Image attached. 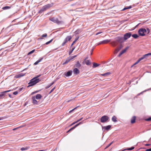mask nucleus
<instances>
[{"label": "nucleus", "instance_id": "nucleus-26", "mask_svg": "<svg viewBox=\"0 0 151 151\" xmlns=\"http://www.w3.org/2000/svg\"><path fill=\"white\" fill-rule=\"evenodd\" d=\"M84 62L87 65H89L91 64L90 62L88 60H86Z\"/></svg>", "mask_w": 151, "mask_h": 151}, {"label": "nucleus", "instance_id": "nucleus-58", "mask_svg": "<svg viewBox=\"0 0 151 151\" xmlns=\"http://www.w3.org/2000/svg\"><path fill=\"white\" fill-rule=\"evenodd\" d=\"M23 89V88H20V89H19V91H22V89Z\"/></svg>", "mask_w": 151, "mask_h": 151}, {"label": "nucleus", "instance_id": "nucleus-49", "mask_svg": "<svg viewBox=\"0 0 151 151\" xmlns=\"http://www.w3.org/2000/svg\"><path fill=\"white\" fill-rule=\"evenodd\" d=\"M102 33V32H98L96 34V35H99V34H100L101 33Z\"/></svg>", "mask_w": 151, "mask_h": 151}, {"label": "nucleus", "instance_id": "nucleus-11", "mask_svg": "<svg viewBox=\"0 0 151 151\" xmlns=\"http://www.w3.org/2000/svg\"><path fill=\"white\" fill-rule=\"evenodd\" d=\"M128 47H127L126 48L123 50L121 52H120L118 56L119 57L122 54H123L128 49Z\"/></svg>", "mask_w": 151, "mask_h": 151}, {"label": "nucleus", "instance_id": "nucleus-8", "mask_svg": "<svg viewBox=\"0 0 151 151\" xmlns=\"http://www.w3.org/2000/svg\"><path fill=\"white\" fill-rule=\"evenodd\" d=\"M72 73V70H70L67 72L64 73V75L66 77H68L71 76Z\"/></svg>", "mask_w": 151, "mask_h": 151}, {"label": "nucleus", "instance_id": "nucleus-6", "mask_svg": "<svg viewBox=\"0 0 151 151\" xmlns=\"http://www.w3.org/2000/svg\"><path fill=\"white\" fill-rule=\"evenodd\" d=\"M109 119V117L107 116H103L101 118V122L102 123L106 122L108 121Z\"/></svg>", "mask_w": 151, "mask_h": 151}, {"label": "nucleus", "instance_id": "nucleus-31", "mask_svg": "<svg viewBox=\"0 0 151 151\" xmlns=\"http://www.w3.org/2000/svg\"><path fill=\"white\" fill-rule=\"evenodd\" d=\"M35 50H32V51H30V52H29L27 54V55H29L30 54H32V53H33V52H35Z\"/></svg>", "mask_w": 151, "mask_h": 151}, {"label": "nucleus", "instance_id": "nucleus-19", "mask_svg": "<svg viewBox=\"0 0 151 151\" xmlns=\"http://www.w3.org/2000/svg\"><path fill=\"white\" fill-rule=\"evenodd\" d=\"M35 96L36 99H40L42 97V96L40 94H37Z\"/></svg>", "mask_w": 151, "mask_h": 151}, {"label": "nucleus", "instance_id": "nucleus-64", "mask_svg": "<svg viewBox=\"0 0 151 151\" xmlns=\"http://www.w3.org/2000/svg\"><path fill=\"white\" fill-rule=\"evenodd\" d=\"M92 50H92V51H91V54H92Z\"/></svg>", "mask_w": 151, "mask_h": 151}, {"label": "nucleus", "instance_id": "nucleus-62", "mask_svg": "<svg viewBox=\"0 0 151 151\" xmlns=\"http://www.w3.org/2000/svg\"><path fill=\"white\" fill-rule=\"evenodd\" d=\"M9 96L10 97H11V95L10 94H9Z\"/></svg>", "mask_w": 151, "mask_h": 151}, {"label": "nucleus", "instance_id": "nucleus-22", "mask_svg": "<svg viewBox=\"0 0 151 151\" xmlns=\"http://www.w3.org/2000/svg\"><path fill=\"white\" fill-rule=\"evenodd\" d=\"M117 42L116 41H113L111 42V45L114 47L116 46V45L118 44Z\"/></svg>", "mask_w": 151, "mask_h": 151}, {"label": "nucleus", "instance_id": "nucleus-56", "mask_svg": "<svg viewBox=\"0 0 151 151\" xmlns=\"http://www.w3.org/2000/svg\"><path fill=\"white\" fill-rule=\"evenodd\" d=\"M18 128H19V127H17V128L13 129V130H16L17 129H18Z\"/></svg>", "mask_w": 151, "mask_h": 151}, {"label": "nucleus", "instance_id": "nucleus-24", "mask_svg": "<svg viewBox=\"0 0 151 151\" xmlns=\"http://www.w3.org/2000/svg\"><path fill=\"white\" fill-rule=\"evenodd\" d=\"M132 8V6H130L128 7H124L122 10V11H124L125 10H126V9H131Z\"/></svg>", "mask_w": 151, "mask_h": 151}, {"label": "nucleus", "instance_id": "nucleus-21", "mask_svg": "<svg viewBox=\"0 0 151 151\" xmlns=\"http://www.w3.org/2000/svg\"><path fill=\"white\" fill-rule=\"evenodd\" d=\"M81 66V64L79 63L78 61H77L75 65V67L79 68Z\"/></svg>", "mask_w": 151, "mask_h": 151}, {"label": "nucleus", "instance_id": "nucleus-9", "mask_svg": "<svg viewBox=\"0 0 151 151\" xmlns=\"http://www.w3.org/2000/svg\"><path fill=\"white\" fill-rule=\"evenodd\" d=\"M116 40L117 42L119 43H122L123 42V38L121 37H117L116 38Z\"/></svg>", "mask_w": 151, "mask_h": 151}, {"label": "nucleus", "instance_id": "nucleus-25", "mask_svg": "<svg viewBox=\"0 0 151 151\" xmlns=\"http://www.w3.org/2000/svg\"><path fill=\"white\" fill-rule=\"evenodd\" d=\"M134 147H132L130 148H128L127 149H124V150H131L133 149H134Z\"/></svg>", "mask_w": 151, "mask_h": 151}, {"label": "nucleus", "instance_id": "nucleus-16", "mask_svg": "<svg viewBox=\"0 0 151 151\" xmlns=\"http://www.w3.org/2000/svg\"><path fill=\"white\" fill-rule=\"evenodd\" d=\"M5 94L3 92L0 93V99H2L5 97Z\"/></svg>", "mask_w": 151, "mask_h": 151}, {"label": "nucleus", "instance_id": "nucleus-30", "mask_svg": "<svg viewBox=\"0 0 151 151\" xmlns=\"http://www.w3.org/2000/svg\"><path fill=\"white\" fill-rule=\"evenodd\" d=\"M110 74V73H107L104 74H101V75L102 76H106L109 75Z\"/></svg>", "mask_w": 151, "mask_h": 151}, {"label": "nucleus", "instance_id": "nucleus-52", "mask_svg": "<svg viewBox=\"0 0 151 151\" xmlns=\"http://www.w3.org/2000/svg\"><path fill=\"white\" fill-rule=\"evenodd\" d=\"M40 76H41V75H37V76H36V77L34 78H38Z\"/></svg>", "mask_w": 151, "mask_h": 151}, {"label": "nucleus", "instance_id": "nucleus-17", "mask_svg": "<svg viewBox=\"0 0 151 151\" xmlns=\"http://www.w3.org/2000/svg\"><path fill=\"white\" fill-rule=\"evenodd\" d=\"M43 58H40L39 60H37V61H36L34 63V65H37L43 59Z\"/></svg>", "mask_w": 151, "mask_h": 151}, {"label": "nucleus", "instance_id": "nucleus-51", "mask_svg": "<svg viewBox=\"0 0 151 151\" xmlns=\"http://www.w3.org/2000/svg\"><path fill=\"white\" fill-rule=\"evenodd\" d=\"M75 129V128L74 127L72 128H70V131H72V130L74 129Z\"/></svg>", "mask_w": 151, "mask_h": 151}, {"label": "nucleus", "instance_id": "nucleus-43", "mask_svg": "<svg viewBox=\"0 0 151 151\" xmlns=\"http://www.w3.org/2000/svg\"><path fill=\"white\" fill-rule=\"evenodd\" d=\"M83 119V118L82 117L81 118V119L78 120L76 122V123H77L78 122L81 121L82 119Z\"/></svg>", "mask_w": 151, "mask_h": 151}, {"label": "nucleus", "instance_id": "nucleus-5", "mask_svg": "<svg viewBox=\"0 0 151 151\" xmlns=\"http://www.w3.org/2000/svg\"><path fill=\"white\" fill-rule=\"evenodd\" d=\"M72 38V37L70 36H67L62 43V46H64L68 41H70L71 39Z\"/></svg>", "mask_w": 151, "mask_h": 151}, {"label": "nucleus", "instance_id": "nucleus-42", "mask_svg": "<svg viewBox=\"0 0 151 151\" xmlns=\"http://www.w3.org/2000/svg\"><path fill=\"white\" fill-rule=\"evenodd\" d=\"M75 48V47L72 48L71 51L69 53V55H70L71 53L73 52V51L74 50Z\"/></svg>", "mask_w": 151, "mask_h": 151}, {"label": "nucleus", "instance_id": "nucleus-37", "mask_svg": "<svg viewBox=\"0 0 151 151\" xmlns=\"http://www.w3.org/2000/svg\"><path fill=\"white\" fill-rule=\"evenodd\" d=\"M52 40H53L52 39H51L50 41H49L48 42H46L45 43V44L46 45H48V44H49V43H50V42H51L52 41Z\"/></svg>", "mask_w": 151, "mask_h": 151}, {"label": "nucleus", "instance_id": "nucleus-12", "mask_svg": "<svg viewBox=\"0 0 151 151\" xmlns=\"http://www.w3.org/2000/svg\"><path fill=\"white\" fill-rule=\"evenodd\" d=\"M32 103L34 104H37V101L36 100V99L35 96H32Z\"/></svg>", "mask_w": 151, "mask_h": 151}, {"label": "nucleus", "instance_id": "nucleus-2", "mask_svg": "<svg viewBox=\"0 0 151 151\" xmlns=\"http://www.w3.org/2000/svg\"><path fill=\"white\" fill-rule=\"evenodd\" d=\"M40 81L39 78H34L30 80V81L29 83L28 86H33L38 83Z\"/></svg>", "mask_w": 151, "mask_h": 151}, {"label": "nucleus", "instance_id": "nucleus-40", "mask_svg": "<svg viewBox=\"0 0 151 151\" xmlns=\"http://www.w3.org/2000/svg\"><path fill=\"white\" fill-rule=\"evenodd\" d=\"M77 55H75V56H71L70 58H69L70 59V60L73 59L74 58H75L77 56Z\"/></svg>", "mask_w": 151, "mask_h": 151}, {"label": "nucleus", "instance_id": "nucleus-10", "mask_svg": "<svg viewBox=\"0 0 151 151\" xmlns=\"http://www.w3.org/2000/svg\"><path fill=\"white\" fill-rule=\"evenodd\" d=\"M111 41L110 40H104L101 42L98 45H99L100 44H106L108 43L109 42Z\"/></svg>", "mask_w": 151, "mask_h": 151}, {"label": "nucleus", "instance_id": "nucleus-63", "mask_svg": "<svg viewBox=\"0 0 151 151\" xmlns=\"http://www.w3.org/2000/svg\"><path fill=\"white\" fill-rule=\"evenodd\" d=\"M49 85L50 86H52V85H51V83Z\"/></svg>", "mask_w": 151, "mask_h": 151}, {"label": "nucleus", "instance_id": "nucleus-41", "mask_svg": "<svg viewBox=\"0 0 151 151\" xmlns=\"http://www.w3.org/2000/svg\"><path fill=\"white\" fill-rule=\"evenodd\" d=\"M145 120L147 121H150L151 120V117L149 118L145 119Z\"/></svg>", "mask_w": 151, "mask_h": 151}, {"label": "nucleus", "instance_id": "nucleus-53", "mask_svg": "<svg viewBox=\"0 0 151 151\" xmlns=\"http://www.w3.org/2000/svg\"><path fill=\"white\" fill-rule=\"evenodd\" d=\"M76 123H77L76 122H73V123H72L71 125H70V126H71L73 125V124H76Z\"/></svg>", "mask_w": 151, "mask_h": 151}, {"label": "nucleus", "instance_id": "nucleus-28", "mask_svg": "<svg viewBox=\"0 0 151 151\" xmlns=\"http://www.w3.org/2000/svg\"><path fill=\"white\" fill-rule=\"evenodd\" d=\"M132 36L134 38H137L139 37V36L137 34L132 35Z\"/></svg>", "mask_w": 151, "mask_h": 151}, {"label": "nucleus", "instance_id": "nucleus-27", "mask_svg": "<svg viewBox=\"0 0 151 151\" xmlns=\"http://www.w3.org/2000/svg\"><path fill=\"white\" fill-rule=\"evenodd\" d=\"M93 67L95 68L99 66V64H98L96 63H94L93 64Z\"/></svg>", "mask_w": 151, "mask_h": 151}, {"label": "nucleus", "instance_id": "nucleus-38", "mask_svg": "<svg viewBox=\"0 0 151 151\" xmlns=\"http://www.w3.org/2000/svg\"><path fill=\"white\" fill-rule=\"evenodd\" d=\"M78 107V106L76 107H75V108H74V109H73L72 110H70V111H69V113H71L75 109H76Z\"/></svg>", "mask_w": 151, "mask_h": 151}, {"label": "nucleus", "instance_id": "nucleus-15", "mask_svg": "<svg viewBox=\"0 0 151 151\" xmlns=\"http://www.w3.org/2000/svg\"><path fill=\"white\" fill-rule=\"evenodd\" d=\"M111 127V126L110 125H109L106 126H104L102 127L103 129L105 130H108Z\"/></svg>", "mask_w": 151, "mask_h": 151}, {"label": "nucleus", "instance_id": "nucleus-46", "mask_svg": "<svg viewBox=\"0 0 151 151\" xmlns=\"http://www.w3.org/2000/svg\"><path fill=\"white\" fill-rule=\"evenodd\" d=\"M143 91L142 92H141L140 93H138L137 95V96H139L140 94H142L143 92H145V91Z\"/></svg>", "mask_w": 151, "mask_h": 151}, {"label": "nucleus", "instance_id": "nucleus-14", "mask_svg": "<svg viewBox=\"0 0 151 151\" xmlns=\"http://www.w3.org/2000/svg\"><path fill=\"white\" fill-rule=\"evenodd\" d=\"M24 74H23L22 73H21L17 75H16L15 76V78H20L22 77L23 76H24Z\"/></svg>", "mask_w": 151, "mask_h": 151}, {"label": "nucleus", "instance_id": "nucleus-50", "mask_svg": "<svg viewBox=\"0 0 151 151\" xmlns=\"http://www.w3.org/2000/svg\"><path fill=\"white\" fill-rule=\"evenodd\" d=\"M145 151H151V148L149 149H146L145 150Z\"/></svg>", "mask_w": 151, "mask_h": 151}, {"label": "nucleus", "instance_id": "nucleus-61", "mask_svg": "<svg viewBox=\"0 0 151 151\" xmlns=\"http://www.w3.org/2000/svg\"><path fill=\"white\" fill-rule=\"evenodd\" d=\"M70 131H70V129H69V130H68V131L67 132V133H68V132H70Z\"/></svg>", "mask_w": 151, "mask_h": 151}, {"label": "nucleus", "instance_id": "nucleus-18", "mask_svg": "<svg viewBox=\"0 0 151 151\" xmlns=\"http://www.w3.org/2000/svg\"><path fill=\"white\" fill-rule=\"evenodd\" d=\"M136 117L135 116H133L131 119V123L133 124L135 122Z\"/></svg>", "mask_w": 151, "mask_h": 151}, {"label": "nucleus", "instance_id": "nucleus-55", "mask_svg": "<svg viewBox=\"0 0 151 151\" xmlns=\"http://www.w3.org/2000/svg\"><path fill=\"white\" fill-rule=\"evenodd\" d=\"M50 86L49 85L48 86H47V87H46L45 88L46 89H47L48 88H49L50 87Z\"/></svg>", "mask_w": 151, "mask_h": 151}, {"label": "nucleus", "instance_id": "nucleus-39", "mask_svg": "<svg viewBox=\"0 0 151 151\" xmlns=\"http://www.w3.org/2000/svg\"><path fill=\"white\" fill-rule=\"evenodd\" d=\"M21 150H27V148H24V147H22L21 148Z\"/></svg>", "mask_w": 151, "mask_h": 151}, {"label": "nucleus", "instance_id": "nucleus-59", "mask_svg": "<svg viewBox=\"0 0 151 151\" xmlns=\"http://www.w3.org/2000/svg\"><path fill=\"white\" fill-rule=\"evenodd\" d=\"M23 127V126H20L19 127H19V128H22V127Z\"/></svg>", "mask_w": 151, "mask_h": 151}, {"label": "nucleus", "instance_id": "nucleus-23", "mask_svg": "<svg viewBox=\"0 0 151 151\" xmlns=\"http://www.w3.org/2000/svg\"><path fill=\"white\" fill-rule=\"evenodd\" d=\"M112 121L114 122H117L116 120V116H114L112 117Z\"/></svg>", "mask_w": 151, "mask_h": 151}, {"label": "nucleus", "instance_id": "nucleus-45", "mask_svg": "<svg viewBox=\"0 0 151 151\" xmlns=\"http://www.w3.org/2000/svg\"><path fill=\"white\" fill-rule=\"evenodd\" d=\"M13 94L14 95H17V94H18V92L16 91H15V92H14L13 93Z\"/></svg>", "mask_w": 151, "mask_h": 151}, {"label": "nucleus", "instance_id": "nucleus-33", "mask_svg": "<svg viewBox=\"0 0 151 151\" xmlns=\"http://www.w3.org/2000/svg\"><path fill=\"white\" fill-rule=\"evenodd\" d=\"M83 124V122H81L80 123H79L76 124V125L74 127L75 128L76 127H77L80 124Z\"/></svg>", "mask_w": 151, "mask_h": 151}, {"label": "nucleus", "instance_id": "nucleus-34", "mask_svg": "<svg viewBox=\"0 0 151 151\" xmlns=\"http://www.w3.org/2000/svg\"><path fill=\"white\" fill-rule=\"evenodd\" d=\"M78 38H77L72 43V44L71 45V46H72V45H73L76 42L77 40L78 39Z\"/></svg>", "mask_w": 151, "mask_h": 151}, {"label": "nucleus", "instance_id": "nucleus-29", "mask_svg": "<svg viewBox=\"0 0 151 151\" xmlns=\"http://www.w3.org/2000/svg\"><path fill=\"white\" fill-rule=\"evenodd\" d=\"M11 8V7L9 6H6L3 7L2 9L3 10H6L7 9H9Z\"/></svg>", "mask_w": 151, "mask_h": 151}, {"label": "nucleus", "instance_id": "nucleus-60", "mask_svg": "<svg viewBox=\"0 0 151 151\" xmlns=\"http://www.w3.org/2000/svg\"><path fill=\"white\" fill-rule=\"evenodd\" d=\"M54 82H53L52 83H51V85H53L54 84Z\"/></svg>", "mask_w": 151, "mask_h": 151}, {"label": "nucleus", "instance_id": "nucleus-7", "mask_svg": "<svg viewBox=\"0 0 151 151\" xmlns=\"http://www.w3.org/2000/svg\"><path fill=\"white\" fill-rule=\"evenodd\" d=\"M131 35V33L130 32L126 33L124 35V39L126 40L129 38Z\"/></svg>", "mask_w": 151, "mask_h": 151}, {"label": "nucleus", "instance_id": "nucleus-57", "mask_svg": "<svg viewBox=\"0 0 151 151\" xmlns=\"http://www.w3.org/2000/svg\"><path fill=\"white\" fill-rule=\"evenodd\" d=\"M47 7H48V6H45L43 8L46 9Z\"/></svg>", "mask_w": 151, "mask_h": 151}, {"label": "nucleus", "instance_id": "nucleus-4", "mask_svg": "<svg viewBox=\"0 0 151 151\" xmlns=\"http://www.w3.org/2000/svg\"><path fill=\"white\" fill-rule=\"evenodd\" d=\"M150 55H151V53H149L143 55L142 57L139 58L137 61L135 62L133 64V65L132 66V67L138 64L141 60L145 58H146L148 56Z\"/></svg>", "mask_w": 151, "mask_h": 151}, {"label": "nucleus", "instance_id": "nucleus-1", "mask_svg": "<svg viewBox=\"0 0 151 151\" xmlns=\"http://www.w3.org/2000/svg\"><path fill=\"white\" fill-rule=\"evenodd\" d=\"M150 32V30L149 28H147L146 29L145 28L140 29L138 31V33L139 35L141 36H144L147 33L149 34Z\"/></svg>", "mask_w": 151, "mask_h": 151}, {"label": "nucleus", "instance_id": "nucleus-44", "mask_svg": "<svg viewBox=\"0 0 151 151\" xmlns=\"http://www.w3.org/2000/svg\"><path fill=\"white\" fill-rule=\"evenodd\" d=\"M10 90H7V91H3V92L4 93V94H5V93H7V92H10Z\"/></svg>", "mask_w": 151, "mask_h": 151}, {"label": "nucleus", "instance_id": "nucleus-32", "mask_svg": "<svg viewBox=\"0 0 151 151\" xmlns=\"http://www.w3.org/2000/svg\"><path fill=\"white\" fill-rule=\"evenodd\" d=\"M83 124V122H81L80 123H79L76 124V125L74 127L75 128L76 127H77L80 124Z\"/></svg>", "mask_w": 151, "mask_h": 151}, {"label": "nucleus", "instance_id": "nucleus-3", "mask_svg": "<svg viewBox=\"0 0 151 151\" xmlns=\"http://www.w3.org/2000/svg\"><path fill=\"white\" fill-rule=\"evenodd\" d=\"M49 20L52 22L56 23L57 24H60L63 23V21H59L58 18L55 17L50 18Z\"/></svg>", "mask_w": 151, "mask_h": 151}, {"label": "nucleus", "instance_id": "nucleus-54", "mask_svg": "<svg viewBox=\"0 0 151 151\" xmlns=\"http://www.w3.org/2000/svg\"><path fill=\"white\" fill-rule=\"evenodd\" d=\"M150 145V144H146L145 145L146 146H147Z\"/></svg>", "mask_w": 151, "mask_h": 151}, {"label": "nucleus", "instance_id": "nucleus-35", "mask_svg": "<svg viewBox=\"0 0 151 151\" xmlns=\"http://www.w3.org/2000/svg\"><path fill=\"white\" fill-rule=\"evenodd\" d=\"M113 141H112L111 143H110L105 148V149H106L109 147L113 142Z\"/></svg>", "mask_w": 151, "mask_h": 151}, {"label": "nucleus", "instance_id": "nucleus-47", "mask_svg": "<svg viewBox=\"0 0 151 151\" xmlns=\"http://www.w3.org/2000/svg\"><path fill=\"white\" fill-rule=\"evenodd\" d=\"M120 49L121 48L118 49H116L115 50V52H116V53H117L118 52V51L120 50Z\"/></svg>", "mask_w": 151, "mask_h": 151}, {"label": "nucleus", "instance_id": "nucleus-48", "mask_svg": "<svg viewBox=\"0 0 151 151\" xmlns=\"http://www.w3.org/2000/svg\"><path fill=\"white\" fill-rule=\"evenodd\" d=\"M55 87H54L53 88H52L51 90V91H50V93H51V92H52L54 90V89H55Z\"/></svg>", "mask_w": 151, "mask_h": 151}, {"label": "nucleus", "instance_id": "nucleus-13", "mask_svg": "<svg viewBox=\"0 0 151 151\" xmlns=\"http://www.w3.org/2000/svg\"><path fill=\"white\" fill-rule=\"evenodd\" d=\"M73 72L74 74L77 75L79 73V71L77 68H75L73 70Z\"/></svg>", "mask_w": 151, "mask_h": 151}, {"label": "nucleus", "instance_id": "nucleus-36", "mask_svg": "<svg viewBox=\"0 0 151 151\" xmlns=\"http://www.w3.org/2000/svg\"><path fill=\"white\" fill-rule=\"evenodd\" d=\"M47 36V34L46 33L44 34H43L42 36V38H41L40 39H42V37H46Z\"/></svg>", "mask_w": 151, "mask_h": 151}, {"label": "nucleus", "instance_id": "nucleus-20", "mask_svg": "<svg viewBox=\"0 0 151 151\" xmlns=\"http://www.w3.org/2000/svg\"><path fill=\"white\" fill-rule=\"evenodd\" d=\"M70 59L69 58H67L66 60L63 63V65H65V64H67L70 61Z\"/></svg>", "mask_w": 151, "mask_h": 151}]
</instances>
